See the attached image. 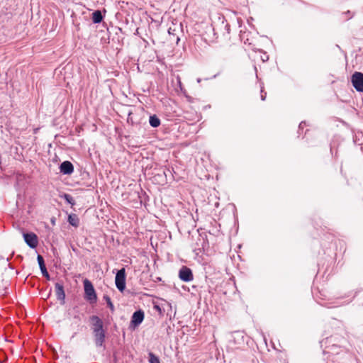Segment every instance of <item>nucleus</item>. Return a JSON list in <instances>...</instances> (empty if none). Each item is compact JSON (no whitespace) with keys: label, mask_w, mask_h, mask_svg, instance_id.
<instances>
[{"label":"nucleus","mask_w":363,"mask_h":363,"mask_svg":"<svg viewBox=\"0 0 363 363\" xmlns=\"http://www.w3.org/2000/svg\"><path fill=\"white\" fill-rule=\"evenodd\" d=\"M344 337L337 333L333 334L321 341L322 346H324V352L330 354H338L342 351V345Z\"/></svg>","instance_id":"1"},{"label":"nucleus","mask_w":363,"mask_h":363,"mask_svg":"<svg viewBox=\"0 0 363 363\" xmlns=\"http://www.w3.org/2000/svg\"><path fill=\"white\" fill-rule=\"evenodd\" d=\"M93 333L95 337V344L97 347H102L105 342L106 332L103 329L104 323L101 319L96 316L92 315L90 318Z\"/></svg>","instance_id":"2"},{"label":"nucleus","mask_w":363,"mask_h":363,"mask_svg":"<svg viewBox=\"0 0 363 363\" xmlns=\"http://www.w3.org/2000/svg\"><path fill=\"white\" fill-rule=\"evenodd\" d=\"M52 318L57 323H60L67 320L68 315V307L66 304H58L52 313Z\"/></svg>","instance_id":"3"},{"label":"nucleus","mask_w":363,"mask_h":363,"mask_svg":"<svg viewBox=\"0 0 363 363\" xmlns=\"http://www.w3.org/2000/svg\"><path fill=\"white\" fill-rule=\"evenodd\" d=\"M84 287L85 292V298L90 303H95L97 301V296L93 284L88 279L84 281Z\"/></svg>","instance_id":"4"},{"label":"nucleus","mask_w":363,"mask_h":363,"mask_svg":"<svg viewBox=\"0 0 363 363\" xmlns=\"http://www.w3.org/2000/svg\"><path fill=\"white\" fill-rule=\"evenodd\" d=\"M125 269L122 268L119 269L116 275L115 283L117 289L123 292L125 289Z\"/></svg>","instance_id":"5"},{"label":"nucleus","mask_w":363,"mask_h":363,"mask_svg":"<svg viewBox=\"0 0 363 363\" xmlns=\"http://www.w3.org/2000/svg\"><path fill=\"white\" fill-rule=\"evenodd\" d=\"M55 293L58 304H65V292L63 284L57 282L55 285Z\"/></svg>","instance_id":"6"},{"label":"nucleus","mask_w":363,"mask_h":363,"mask_svg":"<svg viewBox=\"0 0 363 363\" xmlns=\"http://www.w3.org/2000/svg\"><path fill=\"white\" fill-rule=\"evenodd\" d=\"M352 83L357 91H363V74L356 72L352 76Z\"/></svg>","instance_id":"7"},{"label":"nucleus","mask_w":363,"mask_h":363,"mask_svg":"<svg viewBox=\"0 0 363 363\" xmlns=\"http://www.w3.org/2000/svg\"><path fill=\"white\" fill-rule=\"evenodd\" d=\"M179 277L181 280L185 282H189L194 279V275L191 269L186 266H182L179 269Z\"/></svg>","instance_id":"8"},{"label":"nucleus","mask_w":363,"mask_h":363,"mask_svg":"<svg viewBox=\"0 0 363 363\" xmlns=\"http://www.w3.org/2000/svg\"><path fill=\"white\" fill-rule=\"evenodd\" d=\"M23 238H24L25 242L30 248L33 249L37 247L38 241V237L35 233H24Z\"/></svg>","instance_id":"9"},{"label":"nucleus","mask_w":363,"mask_h":363,"mask_svg":"<svg viewBox=\"0 0 363 363\" xmlns=\"http://www.w3.org/2000/svg\"><path fill=\"white\" fill-rule=\"evenodd\" d=\"M144 316L145 314L142 310L134 312L131 318L130 325L134 328L138 326L143 322Z\"/></svg>","instance_id":"10"},{"label":"nucleus","mask_w":363,"mask_h":363,"mask_svg":"<svg viewBox=\"0 0 363 363\" xmlns=\"http://www.w3.org/2000/svg\"><path fill=\"white\" fill-rule=\"evenodd\" d=\"M37 260H38V262L40 271L42 272V274L47 279H50V275H49L48 272V270L46 269L45 261H44V259H43V256H41L40 255H38Z\"/></svg>","instance_id":"11"},{"label":"nucleus","mask_w":363,"mask_h":363,"mask_svg":"<svg viewBox=\"0 0 363 363\" xmlns=\"http://www.w3.org/2000/svg\"><path fill=\"white\" fill-rule=\"evenodd\" d=\"M55 74L56 75L59 81L63 80L65 82L67 78V71L65 67H60L57 68L55 71Z\"/></svg>","instance_id":"12"},{"label":"nucleus","mask_w":363,"mask_h":363,"mask_svg":"<svg viewBox=\"0 0 363 363\" xmlns=\"http://www.w3.org/2000/svg\"><path fill=\"white\" fill-rule=\"evenodd\" d=\"M57 355V359H60L61 362H63V360L66 361L68 354L67 351L66 350V347L65 348H62V347H60L59 352H55Z\"/></svg>","instance_id":"13"},{"label":"nucleus","mask_w":363,"mask_h":363,"mask_svg":"<svg viewBox=\"0 0 363 363\" xmlns=\"http://www.w3.org/2000/svg\"><path fill=\"white\" fill-rule=\"evenodd\" d=\"M92 21L94 23H99L102 21L103 20V16H102V13L101 12V11L99 10H96L93 13H92Z\"/></svg>","instance_id":"14"},{"label":"nucleus","mask_w":363,"mask_h":363,"mask_svg":"<svg viewBox=\"0 0 363 363\" xmlns=\"http://www.w3.org/2000/svg\"><path fill=\"white\" fill-rule=\"evenodd\" d=\"M80 220L76 214H69V225L77 228L79 226Z\"/></svg>","instance_id":"15"},{"label":"nucleus","mask_w":363,"mask_h":363,"mask_svg":"<svg viewBox=\"0 0 363 363\" xmlns=\"http://www.w3.org/2000/svg\"><path fill=\"white\" fill-rule=\"evenodd\" d=\"M150 125L153 128H157L160 125V120L156 115H152L149 119Z\"/></svg>","instance_id":"16"},{"label":"nucleus","mask_w":363,"mask_h":363,"mask_svg":"<svg viewBox=\"0 0 363 363\" xmlns=\"http://www.w3.org/2000/svg\"><path fill=\"white\" fill-rule=\"evenodd\" d=\"M249 33L244 32L240 34V39L245 44L248 45L249 46H252V49L254 50L255 48L252 45V43L250 40L248 38Z\"/></svg>","instance_id":"17"},{"label":"nucleus","mask_w":363,"mask_h":363,"mask_svg":"<svg viewBox=\"0 0 363 363\" xmlns=\"http://www.w3.org/2000/svg\"><path fill=\"white\" fill-rule=\"evenodd\" d=\"M148 361L150 363H160L159 357L152 352L148 354Z\"/></svg>","instance_id":"18"},{"label":"nucleus","mask_w":363,"mask_h":363,"mask_svg":"<svg viewBox=\"0 0 363 363\" xmlns=\"http://www.w3.org/2000/svg\"><path fill=\"white\" fill-rule=\"evenodd\" d=\"M60 172L64 174H68V160L64 161L60 167Z\"/></svg>","instance_id":"19"},{"label":"nucleus","mask_w":363,"mask_h":363,"mask_svg":"<svg viewBox=\"0 0 363 363\" xmlns=\"http://www.w3.org/2000/svg\"><path fill=\"white\" fill-rule=\"evenodd\" d=\"M277 358L280 359L281 363H288L286 354L281 351H278Z\"/></svg>","instance_id":"20"},{"label":"nucleus","mask_w":363,"mask_h":363,"mask_svg":"<svg viewBox=\"0 0 363 363\" xmlns=\"http://www.w3.org/2000/svg\"><path fill=\"white\" fill-rule=\"evenodd\" d=\"M104 299L106 301L108 308L113 311L114 310V306L111 300V298L108 295H105L104 296Z\"/></svg>","instance_id":"21"},{"label":"nucleus","mask_w":363,"mask_h":363,"mask_svg":"<svg viewBox=\"0 0 363 363\" xmlns=\"http://www.w3.org/2000/svg\"><path fill=\"white\" fill-rule=\"evenodd\" d=\"M260 93H261V95H260L261 99L262 101H264L266 99V96H267V92L264 91L263 86L261 87Z\"/></svg>","instance_id":"22"},{"label":"nucleus","mask_w":363,"mask_h":363,"mask_svg":"<svg viewBox=\"0 0 363 363\" xmlns=\"http://www.w3.org/2000/svg\"><path fill=\"white\" fill-rule=\"evenodd\" d=\"M306 122H304V121L301 122V123H300V124H299V125H298V129H299V130H301H301H302V129H303V128H304V127L306 126Z\"/></svg>","instance_id":"23"},{"label":"nucleus","mask_w":363,"mask_h":363,"mask_svg":"<svg viewBox=\"0 0 363 363\" xmlns=\"http://www.w3.org/2000/svg\"><path fill=\"white\" fill-rule=\"evenodd\" d=\"M74 170V167L72 165V164L71 162H69V174H71L72 173Z\"/></svg>","instance_id":"24"},{"label":"nucleus","mask_w":363,"mask_h":363,"mask_svg":"<svg viewBox=\"0 0 363 363\" xmlns=\"http://www.w3.org/2000/svg\"><path fill=\"white\" fill-rule=\"evenodd\" d=\"M174 30H172V28H169L168 29V33H169V35H172L173 36H174V35H175V34L174 33Z\"/></svg>","instance_id":"25"},{"label":"nucleus","mask_w":363,"mask_h":363,"mask_svg":"<svg viewBox=\"0 0 363 363\" xmlns=\"http://www.w3.org/2000/svg\"><path fill=\"white\" fill-rule=\"evenodd\" d=\"M69 203L71 206H73L74 204V200L72 199V198L69 197Z\"/></svg>","instance_id":"26"},{"label":"nucleus","mask_w":363,"mask_h":363,"mask_svg":"<svg viewBox=\"0 0 363 363\" xmlns=\"http://www.w3.org/2000/svg\"><path fill=\"white\" fill-rule=\"evenodd\" d=\"M64 198H65V199L68 202V194H65L64 195Z\"/></svg>","instance_id":"27"},{"label":"nucleus","mask_w":363,"mask_h":363,"mask_svg":"<svg viewBox=\"0 0 363 363\" xmlns=\"http://www.w3.org/2000/svg\"><path fill=\"white\" fill-rule=\"evenodd\" d=\"M179 40H180V39H179V38L177 36V38H176V42H177V43H178V42L179 41Z\"/></svg>","instance_id":"28"}]
</instances>
